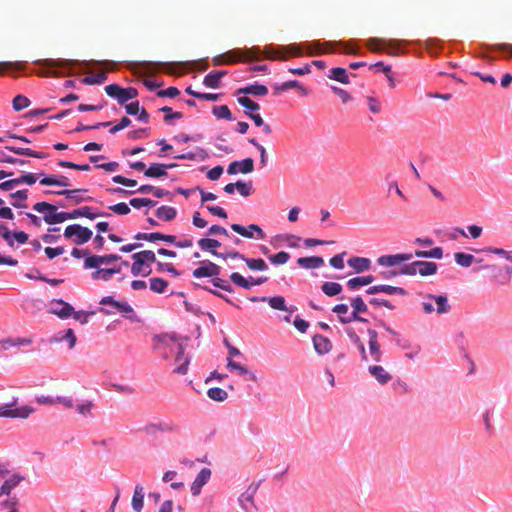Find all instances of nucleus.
<instances>
[{
  "label": "nucleus",
  "instance_id": "2f4dec72",
  "mask_svg": "<svg viewBox=\"0 0 512 512\" xmlns=\"http://www.w3.org/2000/svg\"><path fill=\"white\" fill-rule=\"evenodd\" d=\"M263 53L269 60H286L287 57L283 54L282 46L274 47L272 45L265 46L263 51L260 50L259 55Z\"/></svg>",
  "mask_w": 512,
  "mask_h": 512
},
{
  "label": "nucleus",
  "instance_id": "ea45409f",
  "mask_svg": "<svg viewBox=\"0 0 512 512\" xmlns=\"http://www.w3.org/2000/svg\"><path fill=\"white\" fill-rule=\"evenodd\" d=\"M176 215V209L170 206L163 205L156 210V216L163 221H172Z\"/></svg>",
  "mask_w": 512,
  "mask_h": 512
},
{
  "label": "nucleus",
  "instance_id": "f704fd0d",
  "mask_svg": "<svg viewBox=\"0 0 512 512\" xmlns=\"http://www.w3.org/2000/svg\"><path fill=\"white\" fill-rule=\"evenodd\" d=\"M20 475H13L7 479L0 488V497L2 495H9L10 492L23 480Z\"/></svg>",
  "mask_w": 512,
  "mask_h": 512
},
{
  "label": "nucleus",
  "instance_id": "412c9836",
  "mask_svg": "<svg viewBox=\"0 0 512 512\" xmlns=\"http://www.w3.org/2000/svg\"><path fill=\"white\" fill-rule=\"evenodd\" d=\"M136 240H146L149 242H155L158 240H162L168 243H175L176 236L174 235H168V234H162L160 232H152V233H142L139 232L134 236Z\"/></svg>",
  "mask_w": 512,
  "mask_h": 512
},
{
  "label": "nucleus",
  "instance_id": "6e6552de",
  "mask_svg": "<svg viewBox=\"0 0 512 512\" xmlns=\"http://www.w3.org/2000/svg\"><path fill=\"white\" fill-rule=\"evenodd\" d=\"M16 401L17 400L15 399L12 404L0 405V417L27 418L33 412V408L29 406L13 409Z\"/></svg>",
  "mask_w": 512,
  "mask_h": 512
},
{
  "label": "nucleus",
  "instance_id": "ddd939ff",
  "mask_svg": "<svg viewBox=\"0 0 512 512\" xmlns=\"http://www.w3.org/2000/svg\"><path fill=\"white\" fill-rule=\"evenodd\" d=\"M177 355L175 357V363L177 366L174 368L173 373L179 375H185L188 372V366L190 363V357L184 355V346L177 342Z\"/></svg>",
  "mask_w": 512,
  "mask_h": 512
},
{
  "label": "nucleus",
  "instance_id": "774afa93",
  "mask_svg": "<svg viewBox=\"0 0 512 512\" xmlns=\"http://www.w3.org/2000/svg\"><path fill=\"white\" fill-rule=\"evenodd\" d=\"M256 487L254 488H251L249 487L239 498V501L241 503V505L247 509V506H246V503L250 502L252 503L253 502V498H254V494L256 492Z\"/></svg>",
  "mask_w": 512,
  "mask_h": 512
},
{
  "label": "nucleus",
  "instance_id": "052dcab7",
  "mask_svg": "<svg viewBox=\"0 0 512 512\" xmlns=\"http://www.w3.org/2000/svg\"><path fill=\"white\" fill-rule=\"evenodd\" d=\"M230 280L237 286L244 288V289H250L251 284L250 281L246 278H244L240 273L233 272L230 275Z\"/></svg>",
  "mask_w": 512,
  "mask_h": 512
},
{
  "label": "nucleus",
  "instance_id": "cd10ccee",
  "mask_svg": "<svg viewBox=\"0 0 512 512\" xmlns=\"http://www.w3.org/2000/svg\"><path fill=\"white\" fill-rule=\"evenodd\" d=\"M208 157H209L208 152L205 149L198 147V148H196L195 152H188V153H183V154L177 155V156H175V159L205 161Z\"/></svg>",
  "mask_w": 512,
  "mask_h": 512
},
{
  "label": "nucleus",
  "instance_id": "5fc2aeb1",
  "mask_svg": "<svg viewBox=\"0 0 512 512\" xmlns=\"http://www.w3.org/2000/svg\"><path fill=\"white\" fill-rule=\"evenodd\" d=\"M243 261L246 263L247 267L251 270L264 271V270L268 269L266 262L261 258L250 259V258L244 257Z\"/></svg>",
  "mask_w": 512,
  "mask_h": 512
},
{
  "label": "nucleus",
  "instance_id": "3c124183",
  "mask_svg": "<svg viewBox=\"0 0 512 512\" xmlns=\"http://www.w3.org/2000/svg\"><path fill=\"white\" fill-rule=\"evenodd\" d=\"M199 247L204 251H210L213 255V251L221 246V243L213 238H202L198 241Z\"/></svg>",
  "mask_w": 512,
  "mask_h": 512
},
{
  "label": "nucleus",
  "instance_id": "680f3d73",
  "mask_svg": "<svg viewBox=\"0 0 512 512\" xmlns=\"http://www.w3.org/2000/svg\"><path fill=\"white\" fill-rule=\"evenodd\" d=\"M269 261L274 265H283L290 259L289 253L280 251L274 255L269 256Z\"/></svg>",
  "mask_w": 512,
  "mask_h": 512
},
{
  "label": "nucleus",
  "instance_id": "e2e57ef3",
  "mask_svg": "<svg viewBox=\"0 0 512 512\" xmlns=\"http://www.w3.org/2000/svg\"><path fill=\"white\" fill-rule=\"evenodd\" d=\"M30 105V100L23 95H17L13 99V108L15 111H21Z\"/></svg>",
  "mask_w": 512,
  "mask_h": 512
},
{
  "label": "nucleus",
  "instance_id": "423d86ee",
  "mask_svg": "<svg viewBox=\"0 0 512 512\" xmlns=\"http://www.w3.org/2000/svg\"><path fill=\"white\" fill-rule=\"evenodd\" d=\"M351 306L353 308L351 315L349 317L338 316L339 321L342 324H347L352 321L366 323L367 319L359 316V313H366L368 311V307L365 304L364 300L360 296L354 297L351 299Z\"/></svg>",
  "mask_w": 512,
  "mask_h": 512
},
{
  "label": "nucleus",
  "instance_id": "c85d7f7f",
  "mask_svg": "<svg viewBox=\"0 0 512 512\" xmlns=\"http://www.w3.org/2000/svg\"><path fill=\"white\" fill-rule=\"evenodd\" d=\"M368 370L380 384H386L392 379V376L382 366L372 365Z\"/></svg>",
  "mask_w": 512,
  "mask_h": 512
},
{
  "label": "nucleus",
  "instance_id": "13d9d810",
  "mask_svg": "<svg viewBox=\"0 0 512 512\" xmlns=\"http://www.w3.org/2000/svg\"><path fill=\"white\" fill-rule=\"evenodd\" d=\"M207 395L210 399L218 402H222L228 397L227 392L219 387L210 388L207 392Z\"/></svg>",
  "mask_w": 512,
  "mask_h": 512
},
{
  "label": "nucleus",
  "instance_id": "4468645a",
  "mask_svg": "<svg viewBox=\"0 0 512 512\" xmlns=\"http://www.w3.org/2000/svg\"><path fill=\"white\" fill-rule=\"evenodd\" d=\"M50 312L61 319H67L74 313V308L69 303L58 299L51 302Z\"/></svg>",
  "mask_w": 512,
  "mask_h": 512
},
{
  "label": "nucleus",
  "instance_id": "09e8293b",
  "mask_svg": "<svg viewBox=\"0 0 512 512\" xmlns=\"http://www.w3.org/2000/svg\"><path fill=\"white\" fill-rule=\"evenodd\" d=\"M454 259L459 266L467 268L474 263L475 256L464 252H456L454 254Z\"/></svg>",
  "mask_w": 512,
  "mask_h": 512
},
{
  "label": "nucleus",
  "instance_id": "5701e85b",
  "mask_svg": "<svg viewBox=\"0 0 512 512\" xmlns=\"http://www.w3.org/2000/svg\"><path fill=\"white\" fill-rule=\"evenodd\" d=\"M101 305H111L113 306L118 312L122 314H132L134 313L133 308L130 306V304L126 301H116L112 296H105L100 301Z\"/></svg>",
  "mask_w": 512,
  "mask_h": 512
},
{
  "label": "nucleus",
  "instance_id": "7c9ffc66",
  "mask_svg": "<svg viewBox=\"0 0 512 512\" xmlns=\"http://www.w3.org/2000/svg\"><path fill=\"white\" fill-rule=\"evenodd\" d=\"M251 94L254 96H265L268 93V89L262 84H251L237 90V94Z\"/></svg>",
  "mask_w": 512,
  "mask_h": 512
},
{
  "label": "nucleus",
  "instance_id": "1a4fd4ad",
  "mask_svg": "<svg viewBox=\"0 0 512 512\" xmlns=\"http://www.w3.org/2000/svg\"><path fill=\"white\" fill-rule=\"evenodd\" d=\"M120 259L121 257L117 254L88 255L84 261V268H99L103 264H110Z\"/></svg>",
  "mask_w": 512,
  "mask_h": 512
},
{
  "label": "nucleus",
  "instance_id": "dca6fc26",
  "mask_svg": "<svg viewBox=\"0 0 512 512\" xmlns=\"http://www.w3.org/2000/svg\"><path fill=\"white\" fill-rule=\"evenodd\" d=\"M86 189H72V190H61V191H48L47 193L64 196L70 200L74 205H78L86 200H91V197H83L82 193H86Z\"/></svg>",
  "mask_w": 512,
  "mask_h": 512
},
{
  "label": "nucleus",
  "instance_id": "a19ab883",
  "mask_svg": "<svg viewBox=\"0 0 512 512\" xmlns=\"http://www.w3.org/2000/svg\"><path fill=\"white\" fill-rule=\"evenodd\" d=\"M144 505V492L143 487L137 485L132 497V507L135 511L140 512Z\"/></svg>",
  "mask_w": 512,
  "mask_h": 512
},
{
  "label": "nucleus",
  "instance_id": "393cba45",
  "mask_svg": "<svg viewBox=\"0 0 512 512\" xmlns=\"http://www.w3.org/2000/svg\"><path fill=\"white\" fill-rule=\"evenodd\" d=\"M292 88L297 89L302 96H307L309 94V90L307 88H305L303 85H301L296 80H290V81H286L282 84L275 85L274 93L280 94L281 92H284V91H286L288 89H292Z\"/></svg>",
  "mask_w": 512,
  "mask_h": 512
},
{
  "label": "nucleus",
  "instance_id": "37998d69",
  "mask_svg": "<svg viewBox=\"0 0 512 512\" xmlns=\"http://www.w3.org/2000/svg\"><path fill=\"white\" fill-rule=\"evenodd\" d=\"M227 368L231 371H237L240 375L243 376L249 375L250 379L253 381L256 380V376L253 373H250L247 367L235 362L231 358L227 359Z\"/></svg>",
  "mask_w": 512,
  "mask_h": 512
},
{
  "label": "nucleus",
  "instance_id": "473e14b6",
  "mask_svg": "<svg viewBox=\"0 0 512 512\" xmlns=\"http://www.w3.org/2000/svg\"><path fill=\"white\" fill-rule=\"evenodd\" d=\"M313 344H314L315 350L319 354L328 353L332 348V344H331L330 340L322 335H315L313 337Z\"/></svg>",
  "mask_w": 512,
  "mask_h": 512
},
{
  "label": "nucleus",
  "instance_id": "4be33fe9",
  "mask_svg": "<svg viewBox=\"0 0 512 512\" xmlns=\"http://www.w3.org/2000/svg\"><path fill=\"white\" fill-rule=\"evenodd\" d=\"M211 477V470L209 468H203L191 485V492L194 496H197L201 488L209 481Z\"/></svg>",
  "mask_w": 512,
  "mask_h": 512
},
{
  "label": "nucleus",
  "instance_id": "f257e3e1",
  "mask_svg": "<svg viewBox=\"0 0 512 512\" xmlns=\"http://www.w3.org/2000/svg\"><path fill=\"white\" fill-rule=\"evenodd\" d=\"M260 48L254 46L248 49H234L223 54L213 57L212 62L214 65H224L240 62L242 60L258 59Z\"/></svg>",
  "mask_w": 512,
  "mask_h": 512
},
{
  "label": "nucleus",
  "instance_id": "f8f14e48",
  "mask_svg": "<svg viewBox=\"0 0 512 512\" xmlns=\"http://www.w3.org/2000/svg\"><path fill=\"white\" fill-rule=\"evenodd\" d=\"M254 170V160L252 158H245L242 161L231 162L228 166L227 173L234 175L237 173L249 174Z\"/></svg>",
  "mask_w": 512,
  "mask_h": 512
},
{
  "label": "nucleus",
  "instance_id": "f3484780",
  "mask_svg": "<svg viewBox=\"0 0 512 512\" xmlns=\"http://www.w3.org/2000/svg\"><path fill=\"white\" fill-rule=\"evenodd\" d=\"M367 334L369 337L368 347H369V354L371 356V359L375 362H379V361H381L382 351H381L380 343L378 341V334L373 329H368Z\"/></svg>",
  "mask_w": 512,
  "mask_h": 512
},
{
  "label": "nucleus",
  "instance_id": "58836bf2",
  "mask_svg": "<svg viewBox=\"0 0 512 512\" xmlns=\"http://www.w3.org/2000/svg\"><path fill=\"white\" fill-rule=\"evenodd\" d=\"M40 184L45 185V186L56 185V186L66 187L69 185V182H68V178L63 175H61L59 177L46 176L40 180Z\"/></svg>",
  "mask_w": 512,
  "mask_h": 512
},
{
  "label": "nucleus",
  "instance_id": "72a5a7b5",
  "mask_svg": "<svg viewBox=\"0 0 512 512\" xmlns=\"http://www.w3.org/2000/svg\"><path fill=\"white\" fill-rule=\"evenodd\" d=\"M347 263L357 273L364 272L370 267V260L364 257H351Z\"/></svg>",
  "mask_w": 512,
  "mask_h": 512
},
{
  "label": "nucleus",
  "instance_id": "f03ea898",
  "mask_svg": "<svg viewBox=\"0 0 512 512\" xmlns=\"http://www.w3.org/2000/svg\"><path fill=\"white\" fill-rule=\"evenodd\" d=\"M36 63L47 68L46 70L39 72L40 76H42V77H51V76L59 77V76L65 75V74L54 70V68H61V69H66V70L70 71L72 66H74L77 63V61L67 60V59H64V60L44 59V60L36 61Z\"/></svg>",
  "mask_w": 512,
  "mask_h": 512
},
{
  "label": "nucleus",
  "instance_id": "2eb2a0df",
  "mask_svg": "<svg viewBox=\"0 0 512 512\" xmlns=\"http://www.w3.org/2000/svg\"><path fill=\"white\" fill-rule=\"evenodd\" d=\"M413 258L412 253H400L394 255H382L377 259V263L381 266L393 267L402 262L409 261Z\"/></svg>",
  "mask_w": 512,
  "mask_h": 512
},
{
  "label": "nucleus",
  "instance_id": "b1692460",
  "mask_svg": "<svg viewBox=\"0 0 512 512\" xmlns=\"http://www.w3.org/2000/svg\"><path fill=\"white\" fill-rule=\"evenodd\" d=\"M335 46L334 42H324L321 43L319 41H314L306 44V49L309 55H318L326 52H332Z\"/></svg>",
  "mask_w": 512,
  "mask_h": 512
},
{
  "label": "nucleus",
  "instance_id": "49530a36",
  "mask_svg": "<svg viewBox=\"0 0 512 512\" xmlns=\"http://www.w3.org/2000/svg\"><path fill=\"white\" fill-rule=\"evenodd\" d=\"M152 269L149 265H144L140 261L134 260L131 266V274L133 276L142 275L143 277H147L151 274Z\"/></svg>",
  "mask_w": 512,
  "mask_h": 512
},
{
  "label": "nucleus",
  "instance_id": "c03bdc74",
  "mask_svg": "<svg viewBox=\"0 0 512 512\" xmlns=\"http://www.w3.org/2000/svg\"><path fill=\"white\" fill-rule=\"evenodd\" d=\"M260 300L263 302L268 301L270 307L274 310L287 311L285 298L282 296L262 297Z\"/></svg>",
  "mask_w": 512,
  "mask_h": 512
},
{
  "label": "nucleus",
  "instance_id": "6e6d98bb",
  "mask_svg": "<svg viewBox=\"0 0 512 512\" xmlns=\"http://www.w3.org/2000/svg\"><path fill=\"white\" fill-rule=\"evenodd\" d=\"M168 287V282L159 277H154L150 279V289L155 293H163Z\"/></svg>",
  "mask_w": 512,
  "mask_h": 512
},
{
  "label": "nucleus",
  "instance_id": "9b49d317",
  "mask_svg": "<svg viewBox=\"0 0 512 512\" xmlns=\"http://www.w3.org/2000/svg\"><path fill=\"white\" fill-rule=\"evenodd\" d=\"M200 264L201 265L192 272L195 278L218 276L221 272L220 266L211 261L205 260Z\"/></svg>",
  "mask_w": 512,
  "mask_h": 512
},
{
  "label": "nucleus",
  "instance_id": "69168bd1",
  "mask_svg": "<svg viewBox=\"0 0 512 512\" xmlns=\"http://www.w3.org/2000/svg\"><path fill=\"white\" fill-rule=\"evenodd\" d=\"M173 430H174V425L171 423L150 424L146 427L147 432H153V431L168 432V431H173Z\"/></svg>",
  "mask_w": 512,
  "mask_h": 512
},
{
  "label": "nucleus",
  "instance_id": "864d4df0",
  "mask_svg": "<svg viewBox=\"0 0 512 512\" xmlns=\"http://www.w3.org/2000/svg\"><path fill=\"white\" fill-rule=\"evenodd\" d=\"M108 78L106 71H101L98 74L86 76L82 79V83L87 85H95V84H102L104 83Z\"/></svg>",
  "mask_w": 512,
  "mask_h": 512
},
{
  "label": "nucleus",
  "instance_id": "c756f323",
  "mask_svg": "<svg viewBox=\"0 0 512 512\" xmlns=\"http://www.w3.org/2000/svg\"><path fill=\"white\" fill-rule=\"evenodd\" d=\"M297 264L301 268L305 269H315L324 264V260L319 256H311V257H300L297 260Z\"/></svg>",
  "mask_w": 512,
  "mask_h": 512
},
{
  "label": "nucleus",
  "instance_id": "e433bc0d",
  "mask_svg": "<svg viewBox=\"0 0 512 512\" xmlns=\"http://www.w3.org/2000/svg\"><path fill=\"white\" fill-rule=\"evenodd\" d=\"M330 79L338 81L342 84H349V76L346 69L342 67H335L330 70L329 76Z\"/></svg>",
  "mask_w": 512,
  "mask_h": 512
},
{
  "label": "nucleus",
  "instance_id": "9d476101",
  "mask_svg": "<svg viewBox=\"0 0 512 512\" xmlns=\"http://www.w3.org/2000/svg\"><path fill=\"white\" fill-rule=\"evenodd\" d=\"M401 41L382 38H370L366 42V46L371 52H381L386 48L397 49Z\"/></svg>",
  "mask_w": 512,
  "mask_h": 512
},
{
  "label": "nucleus",
  "instance_id": "39448f33",
  "mask_svg": "<svg viewBox=\"0 0 512 512\" xmlns=\"http://www.w3.org/2000/svg\"><path fill=\"white\" fill-rule=\"evenodd\" d=\"M92 231L83 227L79 224H72L65 228L64 237L67 239H73L74 243L77 245H82L87 243L92 237Z\"/></svg>",
  "mask_w": 512,
  "mask_h": 512
},
{
  "label": "nucleus",
  "instance_id": "6ab92c4d",
  "mask_svg": "<svg viewBox=\"0 0 512 512\" xmlns=\"http://www.w3.org/2000/svg\"><path fill=\"white\" fill-rule=\"evenodd\" d=\"M176 163L170 164H161V163H153L149 166L148 169L144 171V175L149 178H160L167 176V169H172L177 167Z\"/></svg>",
  "mask_w": 512,
  "mask_h": 512
},
{
  "label": "nucleus",
  "instance_id": "4c0bfd02",
  "mask_svg": "<svg viewBox=\"0 0 512 512\" xmlns=\"http://www.w3.org/2000/svg\"><path fill=\"white\" fill-rule=\"evenodd\" d=\"M373 280H374V278L371 275L355 277V278L348 280L347 287L351 290H354L359 287L366 286V285L372 283Z\"/></svg>",
  "mask_w": 512,
  "mask_h": 512
},
{
  "label": "nucleus",
  "instance_id": "603ef678",
  "mask_svg": "<svg viewBox=\"0 0 512 512\" xmlns=\"http://www.w3.org/2000/svg\"><path fill=\"white\" fill-rule=\"evenodd\" d=\"M321 289L325 295L332 297L341 293L342 286L336 282H324Z\"/></svg>",
  "mask_w": 512,
  "mask_h": 512
},
{
  "label": "nucleus",
  "instance_id": "20e7f679",
  "mask_svg": "<svg viewBox=\"0 0 512 512\" xmlns=\"http://www.w3.org/2000/svg\"><path fill=\"white\" fill-rule=\"evenodd\" d=\"M105 92L108 96L115 98L119 104H124L127 101L134 99L138 95V91L134 87L123 88L118 84H109L105 87Z\"/></svg>",
  "mask_w": 512,
  "mask_h": 512
},
{
  "label": "nucleus",
  "instance_id": "7ed1b4c3",
  "mask_svg": "<svg viewBox=\"0 0 512 512\" xmlns=\"http://www.w3.org/2000/svg\"><path fill=\"white\" fill-rule=\"evenodd\" d=\"M33 209L43 214L44 221L49 225L65 222V212H58L57 206L48 202H38Z\"/></svg>",
  "mask_w": 512,
  "mask_h": 512
},
{
  "label": "nucleus",
  "instance_id": "aec40b11",
  "mask_svg": "<svg viewBox=\"0 0 512 512\" xmlns=\"http://www.w3.org/2000/svg\"><path fill=\"white\" fill-rule=\"evenodd\" d=\"M144 65L146 68L152 69L154 71H165L170 75H180L181 73L176 71V67L184 65V63L176 64L172 62H147Z\"/></svg>",
  "mask_w": 512,
  "mask_h": 512
},
{
  "label": "nucleus",
  "instance_id": "a878e982",
  "mask_svg": "<svg viewBox=\"0 0 512 512\" xmlns=\"http://www.w3.org/2000/svg\"><path fill=\"white\" fill-rule=\"evenodd\" d=\"M226 74H227V72L224 70L210 72L204 77L203 84L208 88H213V89L219 88L221 79Z\"/></svg>",
  "mask_w": 512,
  "mask_h": 512
},
{
  "label": "nucleus",
  "instance_id": "bf43d9fd",
  "mask_svg": "<svg viewBox=\"0 0 512 512\" xmlns=\"http://www.w3.org/2000/svg\"><path fill=\"white\" fill-rule=\"evenodd\" d=\"M212 112L218 119H226V120L233 119L231 111L227 105L215 106V107H213Z\"/></svg>",
  "mask_w": 512,
  "mask_h": 512
},
{
  "label": "nucleus",
  "instance_id": "0e129e2a",
  "mask_svg": "<svg viewBox=\"0 0 512 512\" xmlns=\"http://www.w3.org/2000/svg\"><path fill=\"white\" fill-rule=\"evenodd\" d=\"M419 261H414L410 264H405L399 270L402 275L414 276L418 273Z\"/></svg>",
  "mask_w": 512,
  "mask_h": 512
},
{
  "label": "nucleus",
  "instance_id": "c9c22d12",
  "mask_svg": "<svg viewBox=\"0 0 512 512\" xmlns=\"http://www.w3.org/2000/svg\"><path fill=\"white\" fill-rule=\"evenodd\" d=\"M132 259L140 261L142 264L149 265V266H150V263L157 262L155 253L151 250H144V251L134 253L132 255Z\"/></svg>",
  "mask_w": 512,
  "mask_h": 512
},
{
  "label": "nucleus",
  "instance_id": "0eeeda50",
  "mask_svg": "<svg viewBox=\"0 0 512 512\" xmlns=\"http://www.w3.org/2000/svg\"><path fill=\"white\" fill-rule=\"evenodd\" d=\"M231 229L235 233L241 235L244 238H248V239H253V238L264 239L266 237L262 228L257 224H250L247 227H245V226L235 223V224L231 225Z\"/></svg>",
  "mask_w": 512,
  "mask_h": 512
},
{
  "label": "nucleus",
  "instance_id": "79ce46f5",
  "mask_svg": "<svg viewBox=\"0 0 512 512\" xmlns=\"http://www.w3.org/2000/svg\"><path fill=\"white\" fill-rule=\"evenodd\" d=\"M5 149L9 150L17 155L30 156V157H34V158H40V159L45 157L44 153L31 150L30 148L6 146Z\"/></svg>",
  "mask_w": 512,
  "mask_h": 512
},
{
  "label": "nucleus",
  "instance_id": "a211bd4d",
  "mask_svg": "<svg viewBox=\"0 0 512 512\" xmlns=\"http://www.w3.org/2000/svg\"><path fill=\"white\" fill-rule=\"evenodd\" d=\"M99 216L107 217V216H110V214L104 213V212L94 213V212H92L91 207L83 206V207L75 209L71 212H65V221L70 220V219H76L78 217H86L88 219L93 220Z\"/></svg>",
  "mask_w": 512,
  "mask_h": 512
},
{
  "label": "nucleus",
  "instance_id": "338daca9",
  "mask_svg": "<svg viewBox=\"0 0 512 512\" xmlns=\"http://www.w3.org/2000/svg\"><path fill=\"white\" fill-rule=\"evenodd\" d=\"M238 103L249 111H257L260 109L258 103L251 100L249 97L243 96L238 98Z\"/></svg>",
  "mask_w": 512,
  "mask_h": 512
},
{
  "label": "nucleus",
  "instance_id": "8fccbe9b",
  "mask_svg": "<svg viewBox=\"0 0 512 512\" xmlns=\"http://www.w3.org/2000/svg\"><path fill=\"white\" fill-rule=\"evenodd\" d=\"M413 256L419 258H433V259H441L443 256V250L441 247H435L429 251L416 250Z\"/></svg>",
  "mask_w": 512,
  "mask_h": 512
},
{
  "label": "nucleus",
  "instance_id": "bb28decb",
  "mask_svg": "<svg viewBox=\"0 0 512 512\" xmlns=\"http://www.w3.org/2000/svg\"><path fill=\"white\" fill-rule=\"evenodd\" d=\"M426 298L435 301L437 305L436 312L438 314H446L451 309V306L448 303V298L445 295L428 294L426 295Z\"/></svg>",
  "mask_w": 512,
  "mask_h": 512
},
{
  "label": "nucleus",
  "instance_id": "a18cd8bd",
  "mask_svg": "<svg viewBox=\"0 0 512 512\" xmlns=\"http://www.w3.org/2000/svg\"><path fill=\"white\" fill-rule=\"evenodd\" d=\"M63 340H67L69 342V348L72 349L77 340L74 331L69 328L65 330L64 333L59 332L52 338V341L55 342H61Z\"/></svg>",
  "mask_w": 512,
  "mask_h": 512
},
{
  "label": "nucleus",
  "instance_id": "4d7b16f0",
  "mask_svg": "<svg viewBox=\"0 0 512 512\" xmlns=\"http://www.w3.org/2000/svg\"><path fill=\"white\" fill-rule=\"evenodd\" d=\"M236 190L239 192V194L243 197H248L253 193V184L251 181L244 182V181H237L235 182Z\"/></svg>",
  "mask_w": 512,
  "mask_h": 512
},
{
  "label": "nucleus",
  "instance_id": "de8ad7c7",
  "mask_svg": "<svg viewBox=\"0 0 512 512\" xmlns=\"http://www.w3.org/2000/svg\"><path fill=\"white\" fill-rule=\"evenodd\" d=\"M437 264L434 262L419 261L418 274L423 277L434 275L437 272Z\"/></svg>",
  "mask_w": 512,
  "mask_h": 512
}]
</instances>
